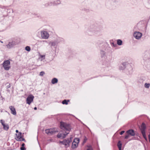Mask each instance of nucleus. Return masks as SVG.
Instances as JSON below:
<instances>
[{"label":"nucleus","instance_id":"obj_22","mask_svg":"<svg viewBox=\"0 0 150 150\" xmlns=\"http://www.w3.org/2000/svg\"><path fill=\"white\" fill-rule=\"evenodd\" d=\"M86 150H93L91 146H88L87 147Z\"/></svg>","mask_w":150,"mask_h":150},{"label":"nucleus","instance_id":"obj_8","mask_svg":"<svg viewBox=\"0 0 150 150\" xmlns=\"http://www.w3.org/2000/svg\"><path fill=\"white\" fill-rule=\"evenodd\" d=\"M16 139L18 141H23L25 140V139L23 138L21 136V133L19 132L18 134H16Z\"/></svg>","mask_w":150,"mask_h":150},{"label":"nucleus","instance_id":"obj_13","mask_svg":"<svg viewBox=\"0 0 150 150\" xmlns=\"http://www.w3.org/2000/svg\"><path fill=\"white\" fill-rule=\"evenodd\" d=\"M127 134H129L130 135L134 136L135 135V133L133 130L131 129L128 130L127 132Z\"/></svg>","mask_w":150,"mask_h":150},{"label":"nucleus","instance_id":"obj_19","mask_svg":"<svg viewBox=\"0 0 150 150\" xmlns=\"http://www.w3.org/2000/svg\"><path fill=\"white\" fill-rule=\"evenodd\" d=\"M150 85V84L149 83H146L144 84V86L145 88H148Z\"/></svg>","mask_w":150,"mask_h":150},{"label":"nucleus","instance_id":"obj_28","mask_svg":"<svg viewBox=\"0 0 150 150\" xmlns=\"http://www.w3.org/2000/svg\"><path fill=\"white\" fill-rule=\"evenodd\" d=\"M25 145V144L24 143H23L22 144V147H24Z\"/></svg>","mask_w":150,"mask_h":150},{"label":"nucleus","instance_id":"obj_4","mask_svg":"<svg viewBox=\"0 0 150 150\" xmlns=\"http://www.w3.org/2000/svg\"><path fill=\"white\" fill-rule=\"evenodd\" d=\"M141 133L142 134V135L144 137V139L146 140H147V138L146 137V134H145V129L146 128V125L144 123H142V125L141 126Z\"/></svg>","mask_w":150,"mask_h":150},{"label":"nucleus","instance_id":"obj_17","mask_svg":"<svg viewBox=\"0 0 150 150\" xmlns=\"http://www.w3.org/2000/svg\"><path fill=\"white\" fill-rule=\"evenodd\" d=\"M13 42H9L8 45H7V47H12L13 45H14V44L13 43Z\"/></svg>","mask_w":150,"mask_h":150},{"label":"nucleus","instance_id":"obj_25","mask_svg":"<svg viewBox=\"0 0 150 150\" xmlns=\"http://www.w3.org/2000/svg\"><path fill=\"white\" fill-rule=\"evenodd\" d=\"M21 150H25L26 149L24 147H21Z\"/></svg>","mask_w":150,"mask_h":150},{"label":"nucleus","instance_id":"obj_10","mask_svg":"<svg viewBox=\"0 0 150 150\" xmlns=\"http://www.w3.org/2000/svg\"><path fill=\"white\" fill-rule=\"evenodd\" d=\"M0 122L3 127V128L4 130L7 131L9 128V126L8 124H5L4 122L2 120H0Z\"/></svg>","mask_w":150,"mask_h":150},{"label":"nucleus","instance_id":"obj_6","mask_svg":"<svg viewBox=\"0 0 150 150\" xmlns=\"http://www.w3.org/2000/svg\"><path fill=\"white\" fill-rule=\"evenodd\" d=\"M79 141V139L78 138H76L74 139L72 143V149H75L77 147Z\"/></svg>","mask_w":150,"mask_h":150},{"label":"nucleus","instance_id":"obj_2","mask_svg":"<svg viewBox=\"0 0 150 150\" xmlns=\"http://www.w3.org/2000/svg\"><path fill=\"white\" fill-rule=\"evenodd\" d=\"M10 62L9 60H7L4 61L3 64V66L4 69L6 70H8L10 69Z\"/></svg>","mask_w":150,"mask_h":150},{"label":"nucleus","instance_id":"obj_3","mask_svg":"<svg viewBox=\"0 0 150 150\" xmlns=\"http://www.w3.org/2000/svg\"><path fill=\"white\" fill-rule=\"evenodd\" d=\"M57 132V130L55 129V128L48 129L45 130L46 133L48 135H52L54 134Z\"/></svg>","mask_w":150,"mask_h":150},{"label":"nucleus","instance_id":"obj_30","mask_svg":"<svg viewBox=\"0 0 150 150\" xmlns=\"http://www.w3.org/2000/svg\"><path fill=\"white\" fill-rule=\"evenodd\" d=\"M34 109L35 110H36L37 109V108L36 107L34 108Z\"/></svg>","mask_w":150,"mask_h":150},{"label":"nucleus","instance_id":"obj_7","mask_svg":"<svg viewBox=\"0 0 150 150\" xmlns=\"http://www.w3.org/2000/svg\"><path fill=\"white\" fill-rule=\"evenodd\" d=\"M41 37L44 39H47L49 36L48 33L46 31H43L41 33Z\"/></svg>","mask_w":150,"mask_h":150},{"label":"nucleus","instance_id":"obj_21","mask_svg":"<svg viewBox=\"0 0 150 150\" xmlns=\"http://www.w3.org/2000/svg\"><path fill=\"white\" fill-rule=\"evenodd\" d=\"M25 50L28 51H30V48L29 46H27L25 47Z\"/></svg>","mask_w":150,"mask_h":150},{"label":"nucleus","instance_id":"obj_18","mask_svg":"<svg viewBox=\"0 0 150 150\" xmlns=\"http://www.w3.org/2000/svg\"><path fill=\"white\" fill-rule=\"evenodd\" d=\"M117 44L119 45H121L122 44V41L120 40H118L117 41Z\"/></svg>","mask_w":150,"mask_h":150},{"label":"nucleus","instance_id":"obj_27","mask_svg":"<svg viewBox=\"0 0 150 150\" xmlns=\"http://www.w3.org/2000/svg\"><path fill=\"white\" fill-rule=\"evenodd\" d=\"M148 137H149V142H150V134L148 135Z\"/></svg>","mask_w":150,"mask_h":150},{"label":"nucleus","instance_id":"obj_31","mask_svg":"<svg viewBox=\"0 0 150 150\" xmlns=\"http://www.w3.org/2000/svg\"><path fill=\"white\" fill-rule=\"evenodd\" d=\"M0 42H1V43H3V42H2V41H0Z\"/></svg>","mask_w":150,"mask_h":150},{"label":"nucleus","instance_id":"obj_24","mask_svg":"<svg viewBox=\"0 0 150 150\" xmlns=\"http://www.w3.org/2000/svg\"><path fill=\"white\" fill-rule=\"evenodd\" d=\"M45 74L44 71H41L40 74V75L41 76H42Z\"/></svg>","mask_w":150,"mask_h":150},{"label":"nucleus","instance_id":"obj_9","mask_svg":"<svg viewBox=\"0 0 150 150\" xmlns=\"http://www.w3.org/2000/svg\"><path fill=\"white\" fill-rule=\"evenodd\" d=\"M71 137H70L69 139H68L67 140H65L63 141H60L59 142L67 146L69 144V143L71 142Z\"/></svg>","mask_w":150,"mask_h":150},{"label":"nucleus","instance_id":"obj_29","mask_svg":"<svg viewBox=\"0 0 150 150\" xmlns=\"http://www.w3.org/2000/svg\"><path fill=\"white\" fill-rule=\"evenodd\" d=\"M16 133H18V131L17 130H16Z\"/></svg>","mask_w":150,"mask_h":150},{"label":"nucleus","instance_id":"obj_14","mask_svg":"<svg viewBox=\"0 0 150 150\" xmlns=\"http://www.w3.org/2000/svg\"><path fill=\"white\" fill-rule=\"evenodd\" d=\"M122 143L120 141H119L118 142L117 146L119 148V150H121V147H122Z\"/></svg>","mask_w":150,"mask_h":150},{"label":"nucleus","instance_id":"obj_11","mask_svg":"<svg viewBox=\"0 0 150 150\" xmlns=\"http://www.w3.org/2000/svg\"><path fill=\"white\" fill-rule=\"evenodd\" d=\"M142 35V33L139 32H136L134 34V37L137 39H140Z\"/></svg>","mask_w":150,"mask_h":150},{"label":"nucleus","instance_id":"obj_15","mask_svg":"<svg viewBox=\"0 0 150 150\" xmlns=\"http://www.w3.org/2000/svg\"><path fill=\"white\" fill-rule=\"evenodd\" d=\"M58 82V80L56 78H54L53 79L52 81V84H55L56 83Z\"/></svg>","mask_w":150,"mask_h":150},{"label":"nucleus","instance_id":"obj_5","mask_svg":"<svg viewBox=\"0 0 150 150\" xmlns=\"http://www.w3.org/2000/svg\"><path fill=\"white\" fill-rule=\"evenodd\" d=\"M34 98V96L32 95H29L26 99V103L29 105H30L31 103L33 101Z\"/></svg>","mask_w":150,"mask_h":150},{"label":"nucleus","instance_id":"obj_23","mask_svg":"<svg viewBox=\"0 0 150 150\" xmlns=\"http://www.w3.org/2000/svg\"><path fill=\"white\" fill-rule=\"evenodd\" d=\"M129 135H130L129 134H127L125 136V139H126L128 138L129 137Z\"/></svg>","mask_w":150,"mask_h":150},{"label":"nucleus","instance_id":"obj_1","mask_svg":"<svg viewBox=\"0 0 150 150\" xmlns=\"http://www.w3.org/2000/svg\"><path fill=\"white\" fill-rule=\"evenodd\" d=\"M60 124L61 128L66 131L65 132L66 134H59L57 135V137L58 138H64L66 137V135L69 133V131L71 129V127L69 124L62 122H60Z\"/></svg>","mask_w":150,"mask_h":150},{"label":"nucleus","instance_id":"obj_12","mask_svg":"<svg viewBox=\"0 0 150 150\" xmlns=\"http://www.w3.org/2000/svg\"><path fill=\"white\" fill-rule=\"evenodd\" d=\"M9 108L11 110V113L14 115H16V114L15 108L13 106H11L9 107Z\"/></svg>","mask_w":150,"mask_h":150},{"label":"nucleus","instance_id":"obj_20","mask_svg":"<svg viewBox=\"0 0 150 150\" xmlns=\"http://www.w3.org/2000/svg\"><path fill=\"white\" fill-rule=\"evenodd\" d=\"M50 44L51 46H54L56 45V43L54 42H52L50 43Z\"/></svg>","mask_w":150,"mask_h":150},{"label":"nucleus","instance_id":"obj_26","mask_svg":"<svg viewBox=\"0 0 150 150\" xmlns=\"http://www.w3.org/2000/svg\"><path fill=\"white\" fill-rule=\"evenodd\" d=\"M125 131H122L120 132V135H122L124 133Z\"/></svg>","mask_w":150,"mask_h":150},{"label":"nucleus","instance_id":"obj_16","mask_svg":"<svg viewBox=\"0 0 150 150\" xmlns=\"http://www.w3.org/2000/svg\"><path fill=\"white\" fill-rule=\"evenodd\" d=\"M69 100H64L62 102V103L63 104L67 105L68 104V102H69Z\"/></svg>","mask_w":150,"mask_h":150}]
</instances>
